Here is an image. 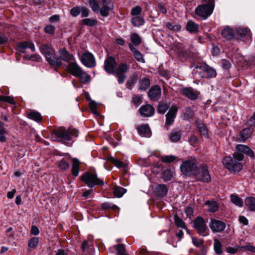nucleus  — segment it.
Here are the masks:
<instances>
[{
	"label": "nucleus",
	"mask_w": 255,
	"mask_h": 255,
	"mask_svg": "<svg viewBox=\"0 0 255 255\" xmlns=\"http://www.w3.org/2000/svg\"><path fill=\"white\" fill-rule=\"evenodd\" d=\"M90 7L95 12H99L103 17H107L114 8L113 0H89Z\"/></svg>",
	"instance_id": "nucleus-1"
},
{
	"label": "nucleus",
	"mask_w": 255,
	"mask_h": 255,
	"mask_svg": "<svg viewBox=\"0 0 255 255\" xmlns=\"http://www.w3.org/2000/svg\"><path fill=\"white\" fill-rule=\"evenodd\" d=\"M78 134V131L75 128L66 129L64 127H60L52 131V138L54 141L66 143L71 140L72 136L77 137Z\"/></svg>",
	"instance_id": "nucleus-2"
},
{
	"label": "nucleus",
	"mask_w": 255,
	"mask_h": 255,
	"mask_svg": "<svg viewBox=\"0 0 255 255\" xmlns=\"http://www.w3.org/2000/svg\"><path fill=\"white\" fill-rule=\"evenodd\" d=\"M244 158V155L240 152H235L233 157L227 156L223 160V163L225 166L231 171L239 172L243 168L242 163L241 162Z\"/></svg>",
	"instance_id": "nucleus-3"
},
{
	"label": "nucleus",
	"mask_w": 255,
	"mask_h": 255,
	"mask_svg": "<svg viewBox=\"0 0 255 255\" xmlns=\"http://www.w3.org/2000/svg\"><path fill=\"white\" fill-rule=\"evenodd\" d=\"M206 4L199 5L195 9L196 14L206 19L213 12L215 3L214 0H205Z\"/></svg>",
	"instance_id": "nucleus-4"
},
{
	"label": "nucleus",
	"mask_w": 255,
	"mask_h": 255,
	"mask_svg": "<svg viewBox=\"0 0 255 255\" xmlns=\"http://www.w3.org/2000/svg\"><path fill=\"white\" fill-rule=\"evenodd\" d=\"M180 168L183 175L187 176L194 175L198 169L197 161L193 158L185 160L180 165Z\"/></svg>",
	"instance_id": "nucleus-5"
},
{
	"label": "nucleus",
	"mask_w": 255,
	"mask_h": 255,
	"mask_svg": "<svg viewBox=\"0 0 255 255\" xmlns=\"http://www.w3.org/2000/svg\"><path fill=\"white\" fill-rule=\"evenodd\" d=\"M81 180L90 188H92L95 185H103L104 181L98 178L96 173L86 172L81 177Z\"/></svg>",
	"instance_id": "nucleus-6"
},
{
	"label": "nucleus",
	"mask_w": 255,
	"mask_h": 255,
	"mask_svg": "<svg viewBox=\"0 0 255 255\" xmlns=\"http://www.w3.org/2000/svg\"><path fill=\"white\" fill-rule=\"evenodd\" d=\"M194 175L198 181L209 182L211 180V176L208 171V168L205 164H202L199 168H198Z\"/></svg>",
	"instance_id": "nucleus-7"
},
{
	"label": "nucleus",
	"mask_w": 255,
	"mask_h": 255,
	"mask_svg": "<svg viewBox=\"0 0 255 255\" xmlns=\"http://www.w3.org/2000/svg\"><path fill=\"white\" fill-rule=\"evenodd\" d=\"M129 65L126 63H120L115 70L116 76L118 78L119 84L123 83L126 78L125 73L128 71Z\"/></svg>",
	"instance_id": "nucleus-8"
},
{
	"label": "nucleus",
	"mask_w": 255,
	"mask_h": 255,
	"mask_svg": "<svg viewBox=\"0 0 255 255\" xmlns=\"http://www.w3.org/2000/svg\"><path fill=\"white\" fill-rule=\"evenodd\" d=\"M82 63L88 68H93L96 66V60L94 55L90 52H87L82 54L80 57Z\"/></svg>",
	"instance_id": "nucleus-9"
},
{
	"label": "nucleus",
	"mask_w": 255,
	"mask_h": 255,
	"mask_svg": "<svg viewBox=\"0 0 255 255\" xmlns=\"http://www.w3.org/2000/svg\"><path fill=\"white\" fill-rule=\"evenodd\" d=\"M193 227L200 235L205 236V233L207 229V227L206 222L203 218L201 217H197L194 220Z\"/></svg>",
	"instance_id": "nucleus-10"
},
{
	"label": "nucleus",
	"mask_w": 255,
	"mask_h": 255,
	"mask_svg": "<svg viewBox=\"0 0 255 255\" xmlns=\"http://www.w3.org/2000/svg\"><path fill=\"white\" fill-rule=\"evenodd\" d=\"M117 66L116 60L112 56H108L104 62V69L109 74H114L115 72Z\"/></svg>",
	"instance_id": "nucleus-11"
},
{
	"label": "nucleus",
	"mask_w": 255,
	"mask_h": 255,
	"mask_svg": "<svg viewBox=\"0 0 255 255\" xmlns=\"http://www.w3.org/2000/svg\"><path fill=\"white\" fill-rule=\"evenodd\" d=\"M251 38V31L247 28H239L235 29V39L244 41Z\"/></svg>",
	"instance_id": "nucleus-12"
},
{
	"label": "nucleus",
	"mask_w": 255,
	"mask_h": 255,
	"mask_svg": "<svg viewBox=\"0 0 255 255\" xmlns=\"http://www.w3.org/2000/svg\"><path fill=\"white\" fill-rule=\"evenodd\" d=\"M209 226L213 232H221L226 228L223 222L213 219H211Z\"/></svg>",
	"instance_id": "nucleus-13"
},
{
	"label": "nucleus",
	"mask_w": 255,
	"mask_h": 255,
	"mask_svg": "<svg viewBox=\"0 0 255 255\" xmlns=\"http://www.w3.org/2000/svg\"><path fill=\"white\" fill-rule=\"evenodd\" d=\"M16 49L20 52L26 53L28 52L27 49L33 52L35 50L34 45L33 43L28 41H24L18 43L16 45Z\"/></svg>",
	"instance_id": "nucleus-14"
},
{
	"label": "nucleus",
	"mask_w": 255,
	"mask_h": 255,
	"mask_svg": "<svg viewBox=\"0 0 255 255\" xmlns=\"http://www.w3.org/2000/svg\"><path fill=\"white\" fill-rule=\"evenodd\" d=\"M196 68L201 69L203 72L206 73V74L204 76L207 79L215 77L217 75L216 70L206 64H203L200 66L197 65Z\"/></svg>",
	"instance_id": "nucleus-15"
},
{
	"label": "nucleus",
	"mask_w": 255,
	"mask_h": 255,
	"mask_svg": "<svg viewBox=\"0 0 255 255\" xmlns=\"http://www.w3.org/2000/svg\"><path fill=\"white\" fill-rule=\"evenodd\" d=\"M161 94V88L157 85L152 86L148 92L149 99L153 101L159 100L160 98Z\"/></svg>",
	"instance_id": "nucleus-16"
},
{
	"label": "nucleus",
	"mask_w": 255,
	"mask_h": 255,
	"mask_svg": "<svg viewBox=\"0 0 255 255\" xmlns=\"http://www.w3.org/2000/svg\"><path fill=\"white\" fill-rule=\"evenodd\" d=\"M82 69L78 65L75 60L68 63L66 71L71 75L76 77Z\"/></svg>",
	"instance_id": "nucleus-17"
},
{
	"label": "nucleus",
	"mask_w": 255,
	"mask_h": 255,
	"mask_svg": "<svg viewBox=\"0 0 255 255\" xmlns=\"http://www.w3.org/2000/svg\"><path fill=\"white\" fill-rule=\"evenodd\" d=\"M178 108L177 107V106H171L169 111L166 115V125L170 126L173 123Z\"/></svg>",
	"instance_id": "nucleus-18"
},
{
	"label": "nucleus",
	"mask_w": 255,
	"mask_h": 255,
	"mask_svg": "<svg viewBox=\"0 0 255 255\" xmlns=\"http://www.w3.org/2000/svg\"><path fill=\"white\" fill-rule=\"evenodd\" d=\"M59 53L60 59L68 63L75 60L74 56L70 54L65 48L60 49L59 51Z\"/></svg>",
	"instance_id": "nucleus-19"
},
{
	"label": "nucleus",
	"mask_w": 255,
	"mask_h": 255,
	"mask_svg": "<svg viewBox=\"0 0 255 255\" xmlns=\"http://www.w3.org/2000/svg\"><path fill=\"white\" fill-rule=\"evenodd\" d=\"M139 111L141 115L144 117H150L152 116L154 113V109L149 104L141 106Z\"/></svg>",
	"instance_id": "nucleus-20"
},
{
	"label": "nucleus",
	"mask_w": 255,
	"mask_h": 255,
	"mask_svg": "<svg viewBox=\"0 0 255 255\" xmlns=\"http://www.w3.org/2000/svg\"><path fill=\"white\" fill-rule=\"evenodd\" d=\"M221 34L227 40L234 39L235 38V29L234 30L227 26L222 30Z\"/></svg>",
	"instance_id": "nucleus-21"
},
{
	"label": "nucleus",
	"mask_w": 255,
	"mask_h": 255,
	"mask_svg": "<svg viewBox=\"0 0 255 255\" xmlns=\"http://www.w3.org/2000/svg\"><path fill=\"white\" fill-rule=\"evenodd\" d=\"M182 94L191 100H195L198 98V94L191 88H184L181 90Z\"/></svg>",
	"instance_id": "nucleus-22"
},
{
	"label": "nucleus",
	"mask_w": 255,
	"mask_h": 255,
	"mask_svg": "<svg viewBox=\"0 0 255 255\" xmlns=\"http://www.w3.org/2000/svg\"><path fill=\"white\" fill-rule=\"evenodd\" d=\"M167 192L168 189L164 184H159L156 186L154 189L155 194L160 198L166 196Z\"/></svg>",
	"instance_id": "nucleus-23"
},
{
	"label": "nucleus",
	"mask_w": 255,
	"mask_h": 255,
	"mask_svg": "<svg viewBox=\"0 0 255 255\" xmlns=\"http://www.w3.org/2000/svg\"><path fill=\"white\" fill-rule=\"evenodd\" d=\"M46 60L51 66L55 67H60L62 64L60 59L56 56L55 51L51 55L48 56Z\"/></svg>",
	"instance_id": "nucleus-24"
},
{
	"label": "nucleus",
	"mask_w": 255,
	"mask_h": 255,
	"mask_svg": "<svg viewBox=\"0 0 255 255\" xmlns=\"http://www.w3.org/2000/svg\"><path fill=\"white\" fill-rule=\"evenodd\" d=\"M41 53L47 58L54 52L53 48L46 44H41L39 47Z\"/></svg>",
	"instance_id": "nucleus-25"
},
{
	"label": "nucleus",
	"mask_w": 255,
	"mask_h": 255,
	"mask_svg": "<svg viewBox=\"0 0 255 255\" xmlns=\"http://www.w3.org/2000/svg\"><path fill=\"white\" fill-rule=\"evenodd\" d=\"M129 48L130 50L133 52V56L136 60L140 63H144L145 60L143 58L142 54L138 51L136 48H135L133 45L131 44H129L128 45Z\"/></svg>",
	"instance_id": "nucleus-26"
},
{
	"label": "nucleus",
	"mask_w": 255,
	"mask_h": 255,
	"mask_svg": "<svg viewBox=\"0 0 255 255\" xmlns=\"http://www.w3.org/2000/svg\"><path fill=\"white\" fill-rule=\"evenodd\" d=\"M139 134L143 137H149L151 135L149 128L147 125H143L137 128Z\"/></svg>",
	"instance_id": "nucleus-27"
},
{
	"label": "nucleus",
	"mask_w": 255,
	"mask_h": 255,
	"mask_svg": "<svg viewBox=\"0 0 255 255\" xmlns=\"http://www.w3.org/2000/svg\"><path fill=\"white\" fill-rule=\"evenodd\" d=\"M237 150L241 152L246 154L251 157L254 156V151L248 146L243 144H239L236 147Z\"/></svg>",
	"instance_id": "nucleus-28"
},
{
	"label": "nucleus",
	"mask_w": 255,
	"mask_h": 255,
	"mask_svg": "<svg viewBox=\"0 0 255 255\" xmlns=\"http://www.w3.org/2000/svg\"><path fill=\"white\" fill-rule=\"evenodd\" d=\"M77 75L78 76H76V77L78 78L80 82L83 84H88L91 80L90 75L88 74L85 71H83L82 69L81 70V71H80Z\"/></svg>",
	"instance_id": "nucleus-29"
},
{
	"label": "nucleus",
	"mask_w": 255,
	"mask_h": 255,
	"mask_svg": "<svg viewBox=\"0 0 255 255\" xmlns=\"http://www.w3.org/2000/svg\"><path fill=\"white\" fill-rule=\"evenodd\" d=\"M80 162L77 158H74L72 159V174L74 176H78L79 172Z\"/></svg>",
	"instance_id": "nucleus-30"
},
{
	"label": "nucleus",
	"mask_w": 255,
	"mask_h": 255,
	"mask_svg": "<svg viewBox=\"0 0 255 255\" xmlns=\"http://www.w3.org/2000/svg\"><path fill=\"white\" fill-rule=\"evenodd\" d=\"M253 130L254 129L252 127L243 129L240 133V136L242 140L245 141L249 138L252 134Z\"/></svg>",
	"instance_id": "nucleus-31"
},
{
	"label": "nucleus",
	"mask_w": 255,
	"mask_h": 255,
	"mask_svg": "<svg viewBox=\"0 0 255 255\" xmlns=\"http://www.w3.org/2000/svg\"><path fill=\"white\" fill-rule=\"evenodd\" d=\"M245 204L250 211H255V198L252 197H249L246 198Z\"/></svg>",
	"instance_id": "nucleus-32"
},
{
	"label": "nucleus",
	"mask_w": 255,
	"mask_h": 255,
	"mask_svg": "<svg viewBox=\"0 0 255 255\" xmlns=\"http://www.w3.org/2000/svg\"><path fill=\"white\" fill-rule=\"evenodd\" d=\"M205 205L208 206V211L210 212H215L218 209V204L214 201H207Z\"/></svg>",
	"instance_id": "nucleus-33"
},
{
	"label": "nucleus",
	"mask_w": 255,
	"mask_h": 255,
	"mask_svg": "<svg viewBox=\"0 0 255 255\" xmlns=\"http://www.w3.org/2000/svg\"><path fill=\"white\" fill-rule=\"evenodd\" d=\"M150 86V81L147 78H143L139 81L138 89L145 91Z\"/></svg>",
	"instance_id": "nucleus-34"
},
{
	"label": "nucleus",
	"mask_w": 255,
	"mask_h": 255,
	"mask_svg": "<svg viewBox=\"0 0 255 255\" xmlns=\"http://www.w3.org/2000/svg\"><path fill=\"white\" fill-rule=\"evenodd\" d=\"M186 29L190 32L196 33L198 31V25L194 22L190 20L187 23Z\"/></svg>",
	"instance_id": "nucleus-35"
},
{
	"label": "nucleus",
	"mask_w": 255,
	"mask_h": 255,
	"mask_svg": "<svg viewBox=\"0 0 255 255\" xmlns=\"http://www.w3.org/2000/svg\"><path fill=\"white\" fill-rule=\"evenodd\" d=\"M198 129L202 138L208 139L209 137L208 131L206 127L204 124H199Z\"/></svg>",
	"instance_id": "nucleus-36"
},
{
	"label": "nucleus",
	"mask_w": 255,
	"mask_h": 255,
	"mask_svg": "<svg viewBox=\"0 0 255 255\" xmlns=\"http://www.w3.org/2000/svg\"><path fill=\"white\" fill-rule=\"evenodd\" d=\"M181 136V133L180 131H172L169 135V138L172 142L178 141Z\"/></svg>",
	"instance_id": "nucleus-37"
},
{
	"label": "nucleus",
	"mask_w": 255,
	"mask_h": 255,
	"mask_svg": "<svg viewBox=\"0 0 255 255\" xmlns=\"http://www.w3.org/2000/svg\"><path fill=\"white\" fill-rule=\"evenodd\" d=\"M174 223L177 227L182 229H186L185 223L177 215L174 216Z\"/></svg>",
	"instance_id": "nucleus-38"
},
{
	"label": "nucleus",
	"mask_w": 255,
	"mask_h": 255,
	"mask_svg": "<svg viewBox=\"0 0 255 255\" xmlns=\"http://www.w3.org/2000/svg\"><path fill=\"white\" fill-rule=\"evenodd\" d=\"M232 202L236 206L241 207L243 206V201L242 199L236 195H232L231 196Z\"/></svg>",
	"instance_id": "nucleus-39"
},
{
	"label": "nucleus",
	"mask_w": 255,
	"mask_h": 255,
	"mask_svg": "<svg viewBox=\"0 0 255 255\" xmlns=\"http://www.w3.org/2000/svg\"><path fill=\"white\" fill-rule=\"evenodd\" d=\"M173 173L170 169H166L162 172V177L165 181H168L171 179Z\"/></svg>",
	"instance_id": "nucleus-40"
},
{
	"label": "nucleus",
	"mask_w": 255,
	"mask_h": 255,
	"mask_svg": "<svg viewBox=\"0 0 255 255\" xmlns=\"http://www.w3.org/2000/svg\"><path fill=\"white\" fill-rule=\"evenodd\" d=\"M131 22L134 26L138 27L144 24V20L141 16H135L132 18Z\"/></svg>",
	"instance_id": "nucleus-41"
},
{
	"label": "nucleus",
	"mask_w": 255,
	"mask_h": 255,
	"mask_svg": "<svg viewBox=\"0 0 255 255\" xmlns=\"http://www.w3.org/2000/svg\"><path fill=\"white\" fill-rule=\"evenodd\" d=\"M127 190L121 187H116L115 188L113 193L115 196L120 198L126 192Z\"/></svg>",
	"instance_id": "nucleus-42"
},
{
	"label": "nucleus",
	"mask_w": 255,
	"mask_h": 255,
	"mask_svg": "<svg viewBox=\"0 0 255 255\" xmlns=\"http://www.w3.org/2000/svg\"><path fill=\"white\" fill-rule=\"evenodd\" d=\"M130 38L133 45H138L140 44L141 39L137 33H131L130 35Z\"/></svg>",
	"instance_id": "nucleus-43"
},
{
	"label": "nucleus",
	"mask_w": 255,
	"mask_h": 255,
	"mask_svg": "<svg viewBox=\"0 0 255 255\" xmlns=\"http://www.w3.org/2000/svg\"><path fill=\"white\" fill-rule=\"evenodd\" d=\"M214 249L215 252L220 255L222 253V245L221 242L217 239H214Z\"/></svg>",
	"instance_id": "nucleus-44"
},
{
	"label": "nucleus",
	"mask_w": 255,
	"mask_h": 255,
	"mask_svg": "<svg viewBox=\"0 0 255 255\" xmlns=\"http://www.w3.org/2000/svg\"><path fill=\"white\" fill-rule=\"evenodd\" d=\"M82 22L83 24L88 26H95L98 22L97 20L96 19H92L88 18L82 19Z\"/></svg>",
	"instance_id": "nucleus-45"
},
{
	"label": "nucleus",
	"mask_w": 255,
	"mask_h": 255,
	"mask_svg": "<svg viewBox=\"0 0 255 255\" xmlns=\"http://www.w3.org/2000/svg\"><path fill=\"white\" fill-rule=\"evenodd\" d=\"M29 118L34 120L36 122H39L41 120V115L36 112H31L28 114Z\"/></svg>",
	"instance_id": "nucleus-46"
},
{
	"label": "nucleus",
	"mask_w": 255,
	"mask_h": 255,
	"mask_svg": "<svg viewBox=\"0 0 255 255\" xmlns=\"http://www.w3.org/2000/svg\"><path fill=\"white\" fill-rule=\"evenodd\" d=\"M115 248L117 252V255H124L126 254V248L124 244L116 245Z\"/></svg>",
	"instance_id": "nucleus-47"
},
{
	"label": "nucleus",
	"mask_w": 255,
	"mask_h": 255,
	"mask_svg": "<svg viewBox=\"0 0 255 255\" xmlns=\"http://www.w3.org/2000/svg\"><path fill=\"white\" fill-rule=\"evenodd\" d=\"M58 167L63 170H67L70 165L69 163L64 159H62L58 163Z\"/></svg>",
	"instance_id": "nucleus-48"
},
{
	"label": "nucleus",
	"mask_w": 255,
	"mask_h": 255,
	"mask_svg": "<svg viewBox=\"0 0 255 255\" xmlns=\"http://www.w3.org/2000/svg\"><path fill=\"white\" fill-rule=\"evenodd\" d=\"M176 156L174 155H166L161 157V161L164 163H171L176 159Z\"/></svg>",
	"instance_id": "nucleus-49"
},
{
	"label": "nucleus",
	"mask_w": 255,
	"mask_h": 255,
	"mask_svg": "<svg viewBox=\"0 0 255 255\" xmlns=\"http://www.w3.org/2000/svg\"><path fill=\"white\" fill-rule=\"evenodd\" d=\"M39 243V241L37 238H31L28 244V246L30 248H34L37 247Z\"/></svg>",
	"instance_id": "nucleus-50"
},
{
	"label": "nucleus",
	"mask_w": 255,
	"mask_h": 255,
	"mask_svg": "<svg viewBox=\"0 0 255 255\" xmlns=\"http://www.w3.org/2000/svg\"><path fill=\"white\" fill-rule=\"evenodd\" d=\"M89 107L91 112L95 115H98L97 106L94 101H91L89 103Z\"/></svg>",
	"instance_id": "nucleus-51"
},
{
	"label": "nucleus",
	"mask_w": 255,
	"mask_h": 255,
	"mask_svg": "<svg viewBox=\"0 0 255 255\" xmlns=\"http://www.w3.org/2000/svg\"><path fill=\"white\" fill-rule=\"evenodd\" d=\"M169 108V106L167 104L159 105L157 108L158 113L159 114H164Z\"/></svg>",
	"instance_id": "nucleus-52"
},
{
	"label": "nucleus",
	"mask_w": 255,
	"mask_h": 255,
	"mask_svg": "<svg viewBox=\"0 0 255 255\" xmlns=\"http://www.w3.org/2000/svg\"><path fill=\"white\" fill-rule=\"evenodd\" d=\"M102 207L104 209H112L113 210H115L118 208V207L114 204H112L111 203L106 202L102 204Z\"/></svg>",
	"instance_id": "nucleus-53"
},
{
	"label": "nucleus",
	"mask_w": 255,
	"mask_h": 255,
	"mask_svg": "<svg viewBox=\"0 0 255 255\" xmlns=\"http://www.w3.org/2000/svg\"><path fill=\"white\" fill-rule=\"evenodd\" d=\"M192 243L194 246L197 247H201L204 243V240L202 239H198L197 238H192Z\"/></svg>",
	"instance_id": "nucleus-54"
},
{
	"label": "nucleus",
	"mask_w": 255,
	"mask_h": 255,
	"mask_svg": "<svg viewBox=\"0 0 255 255\" xmlns=\"http://www.w3.org/2000/svg\"><path fill=\"white\" fill-rule=\"evenodd\" d=\"M141 12V8L139 6H135L131 9V13L135 16H139L138 15Z\"/></svg>",
	"instance_id": "nucleus-55"
},
{
	"label": "nucleus",
	"mask_w": 255,
	"mask_h": 255,
	"mask_svg": "<svg viewBox=\"0 0 255 255\" xmlns=\"http://www.w3.org/2000/svg\"><path fill=\"white\" fill-rule=\"evenodd\" d=\"M81 11V7L79 6H75L72 8L70 10V14L73 16H78Z\"/></svg>",
	"instance_id": "nucleus-56"
},
{
	"label": "nucleus",
	"mask_w": 255,
	"mask_h": 255,
	"mask_svg": "<svg viewBox=\"0 0 255 255\" xmlns=\"http://www.w3.org/2000/svg\"><path fill=\"white\" fill-rule=\"evenodd\" d=\"M166 27L170 30L177 31L179 30L181 27L178 25H173L171 22H167L166 24Z\"/></svg>",
	"instance_id": "nucleus-57"
},
{
	"label": "nucleus",
	"mask_w": 255,
	"mask_h": 255,
	"mask_svg": "<svg viewBox=\"0 0 255 255\" xmlns=\"http://www.w3.org/2000/svg\"><path fill=\"white\" fill-rule=\"evenodd\" d=\"M188 141L191 145L194 146L198 143L199 140L197 137L193 134L189 137Z\"/></svg>",
	"instance_id": "nucleus-58"
},
{
	"label": "nucleus",
	"mask_w": 255,
	"mask_h": 255,
	"mask_svg": "<svg viewBox=\"0 0 255 255\" xmlns=\"http://www.w3.org/2000/svg\"><path fill=\"white\" fill-rule=\"evenodd\" d=\"M55 27L51 24L47 25L44 28L45 32L50 34H53L55 32Z\"/></svg>",
	"instance_id": "nucleus-59"
},
{
	"label": "nucleus",
	"mask_w": 255,
	"mask_h": 255,
	"mask_svg": "<svg viewBox=\"0 0 255 255\" xmlns=\"http://www.w3.org/2000/svg\"><path fill=\"white\" fill-rule=\"evenodd\" d=\"M239 248H241V250L248 251L252 253H255V247L252 245H248L244 246H241L239 247Z\"/></svg>",
	"instance_id": "nucleus-60"
},
{
	"label": "nucleus",
	"mask_w": 255,
	"mask_h": 255,
	"mask_svg": "<svg viewBox=\"0 0 255 255\" xmlns=\"http://www.w3.org/2000/svg\"><path fill=\"white\" fill-rule=\"evenodd\" d=\"M239 247L240 246H237L236 247H228L226 248V251L227 253L230 254H236L240 249H241V248H239Z\"/></svg>",
	"instance_id": "nucleus-61"
},
{
	"label": "nucleus",
	"mask_w": 255,
	"mask_h": 255,
	"mask_svg": "<svg viewBox=\"0 0 255 255\" xmlns=\"http://www.w3.org/2000/svg\"><path fill=\"white\" fill-rule=\"evenodd\" d=\"M80 13L82 17H87L89 15V9L85 6H82L81 7Z\"/></svg>",
	"instance_id": "nucleus-62"
},
{
	"label": "nucleus",
	"mask_w": 255,
	"mask_h": 255,
	"mask_svg": "<svg viewBox=\"0 0 255 255\" xmlns=\"http://www.w3.org/2000/svg\"><path fill=\"white\" fill-rule=\"evenodd\" d=\"M112 162L114 164V165L116 166L119 168L122 167L124 164L123 161L119 160L118 159L113 158L112 159Z\"/></svg>",
	"instance_id": "nucleus-63"
},
{
	"label": "nucleus",
	"mask_w": 255,
	"mask_h": 255,
	"mask_svg": "<svg viewBox=\"0 0 255 255\" xmlns=\"http://www.w3.org/2000/svg\"><path fill=\"white\" fill-rule=\"evenodd\" d=\"M11 104H14L15 101L13 97L7 96H4L3 101Z\"/></svg>",
	"instance_id": "nucleus-64"
}]
</instances>
